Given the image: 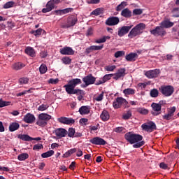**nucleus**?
I'll list each match as a JSON object with an SVG mask.
<instances>
[{"instance_id":"obj_1","label":"nucleus","mask_w":179,"mask_h":179,"mask_svg":"<svg viewBox=\"0 0 179 179\" xmlns=\"http://www.w3.org/2000/svg\"><path fill=\"white\" fill-rule=\"evenodd\" d=\"M78 85H82V80L80 78H73L69 80L66 85H64V88L68 94H76L82 98L86 93L83 90L75 89Z\"/></svg>"},{"instance_id":"obj_2","label":"nucleus","mask_w":179,"mask_h":179,"mask_svg":"<svg viewBox=\"0 0 179 179\" xmlns=\"http://www.w3.org/2000/svg\"><path fill=\"white\" fill-rule=\"evenodd\" d=\"M124 139L129 142L130 145H133L134 149H138L145 145V141H142L143 136L141 134H136L132 131H129L124 134Z\"/></svg>"},{"instance_id":"obj_3","label":"nucleus","mask_w":179,"mask_h":179,"mask_svg":"<svg viewBox=\"0 0 179 179\" xmlns=\"http://www.w3.org/2000/svg\"><path fill=\"white\" fill-rule=\"evenodd\" d=\"M173 26L174 23H162V26L157 27L155 29L150 30V33L156 37H159V36L163 37L166 34L164 29H170V27H173Z\"/></svg>"},{"instance_id":"obj_4","label":"nucleus","mask_w":179,"mask_h":179,"mask_svg":"<svg viewBox=\"0 0 179 179\" xmlns=\"http://www.w3.org/2000/svg\"><path fill=\"white\" fill-rule=\"evenodd\" d=\"M145 29H146V25L143 23H139L129 31L128 34L129 38H134L136 36H141Z\"/></svg>"},{"instance_id":"obj_5","label":"nucleus","mask_w":179,"mask_h":179,"mask_svg":"<svg viewBox=\"0 0 179 179\" xmlns=\"http://www.w3.org/2000/svg\"><path fill=\"white\" fill-rule=\"evenodd\" d=\"M159 90L165 97H170L174 93V87L171 85H162L159 88Z\"/></svg>"},{"instance_id":"obj_6","label":"nucleus","mask_w":179,"mask_h":179,"mask_svg":"<svg viewBox=\"0 0 179 179\" xmlns=\"http://www.w3.org/2000/svg\"><path fill=\"white\" fill-rule=\"evenodd\" d=\"M83 82L85 83L83 87H87V86H90V85H94V82H96V78L93 76V75L89 74L83 78Z\"/></svg>"},{"instance_id":"obj_7","label":"nucleus","mask_w":179,"mask_h":179,"mask_svg":"<svg viewBox=\"0 0 179 179\" xmlns=\"http://www.w3.org/2000/svg\"><path fill=\"white\" fill-rule=\"evenodd\" d=\"M122 104H124V106H127L128 104V101L127 99L122 98V97H117L113 103V106L114 108H121L122 106Z\"/></svg>"},{"instance_id":"obj_8","label":"nucleus","mask_w":179,"mask_h":179,"mask_svg":"<svg viewBox=\"0 0 179 179\" xmlns=\"http://www.w3.org/2000/svg\"><path fill=\"white\" fill-rule=\"evenodd\" d=\"M141 128L143 131H145L146 132H153V131L156 129L157 127L154 122L150 121L148 123V124H146V123L143 124L141 125Z\"/></svg>"},{"instance_id":"obj_9","label":"nucleus","mask_w":179,"mask_h":179,"mask_svg":"<svg viewBox=\"0 0 179 179\" xmlns=\"http://www.w3.org/2000/svg\"><path fill=\"white\" fill-rule=\"evenodd\" d=\"M53 134H55L58 139H61L62 138H65V136L68 135V131L64 128H57L53 131Z\"/></svg>"},{"instance_id":"obj_10","label":"nucleus","mask_w":179,"mask_h":179,"mask_svg":"<svg viewBox=\"0 0 179 179\" xmlns=\"http://www.w3.org/2000/svg\"><path fill=\"white\" fill-rule=\"evenodd\" d=\"M131 29H132V25L123 26L119 28L117 31V36H119V37H124L125 34H128V33H129V30H131Z\"/></svg>"},{"instance_id":"obj_11","label":"nucleus","mask_w":179,"mask_h":179,"mask_svg":"<svg viewBox=\"0 0 179 179\" xmlns=\"http://www.w3.org/2000/svg\"><path fill=\"white\" fill-rule=\"evenodd\" d=\"M151 107L152 108V110L151 111L152 115L157 116L162 114V106H160L159 103H152Z\"/></svg>"},{"instance_id":"obj_12","label":"nucleus","mask_w":179,"mask_h":179,"mask_svg":"<svg viewBox=\"0 0 179 179\" xmlns=\"http://www.w3.org/2000/svg\"><path fill=\"white\" fill-rule=\"evenodd\" d=\"M176 106H173L171 108L169 109L168 113L162 115V118L166 121H170L171 120H173V117H174V113H176Z\"/></svg>"},{"instance_id":"obj_13","label":"nucleus","mask_w":179,"mask_h":179,"mask_svg":"<svg viewBox=\"0 0 179 179\" xmlns=\"http://www.w3.org/2000/svg\"><path fill=\"white\" fill-rule=\"evenodd\" d=\"M90 143L92 145H107V141L100 137H94L93 138L90 140Z\"/></svg>"},{"instance_id":"obj_14","label":"nucleus","mask_w":179,"mask_h":179,"mask_svg":"<svg viewBox=\"0 0 179 179\" xmlns=\"http://www.w3.org/2000/svg\"><path fill=\"white\" fill-rule=\"evenodd\" d=\"M159 73L160 70L159 69L150 70L145 72V76L148 77V79H153L155 78H157Z\"/></svg>"},{"instance_id":"obj_15","label":"nucleus","mask_w":179,"mask_h":179,"mask_svg":"<svg viewBox=\"0 0 179 179\" xmlns=\"http://www.w3.org/2000/svg\"><path fill=\"white\" fill-rule=\"evenodd\" d=\"M59 52L62 55H73V54H75V51L73 50V49L68 46L60 49Z\"/></svg>"},{"instance_id":"obj_16","label":"nucleus","mask_w":179,"mask_h":179,"mask_svg":"<svg viewBox=\"0 0 179 179\" xmlns=\"http://www.w3.org/2000/svg\"><path fill=\"white\" fill-rule=\"evenodd\" d=\"M57 121H59L60 124H64L66 125H71V124H75V120L65 117H61L58 118Z\"/></svg>"},{"instance_id":"obj_17","label":"nucleus","mask_w":179,"mask_h":179,"mask_svg":"<svg viewBox=\"0 0 179 179\" xmlns=\"http://www.w3.org/2000/svg\"><path fill=\"white\" fill-rule=\"evenodd\" d=\"M112 77L114 78V74H106L103 78H101L99 81H96L95 83L96 86L106 83V82H107V80H110Z\"/></svg>"},{"instance_id":"obj_18","label":"nucleus","mask_w":179,"mask_h":179,"mask_svg":"<svg viewBox=\"0 0 179 179\" xmlns=\"http://www.w3.org/2000/svg\"><path fill=\"white\" fill-rule=\"evenodd\" d=\"M125 69H119L117 72L113 74V78L115 79V80H118V79L124 78V76H125Z\"/></svg>"},{"instance_id":"obj_19","label":"nucleus","mask_w":179,"mask_h":179,"mask_svg":"<svg viewBox=\"0 0 179 179\" xmlns=\"http://www.w3.org/2000/svg\"><path fill=\"white\" fill-rule=\"evenodd\" d=\"M103 45H92L86 48L85 54L88 55L90 52H93V51H100V50H103Z\"/></svg>"},{"instance_id":"obj_20","label":"nucleus","mask_w":179,"mask_h":179,"mask_svg":"<svg viewBox=\"0 0 179 179\" xmlns=\"http://www.w3.org/2000/svg\"><path fill=\"white\" fill-rule=\"evenodd\" d=\"M35 120L36 117H34V115H31V113H27L24 117V122H27V124H33Z\"/></svg>"},{"instance_id":"obj_21","label":"nucleus","mask_w":179,"mask_h":179,"mask_svg":"<svg viewBox=\"0 0 179 179\" xmlns=\"http://www.w3.org/2000/svg\"><path fill=\"white\" fill-rule=\"evenodd\" d=\"M79 113L81 115H87L90 113V106H83L79 108Z\"/></svg>"},{"instance_id":"obj_22","label":"nucleus","mask_w":179,"mask_h":179,"mask_svg":"<svg viewBox=\"0 0 179 179\" xmlns=\"http://www.w3.org/2000/svg\"><path fill=\"white\" fill-rule=\"evenodd\" d=\"M24 52L25 54H27V55H29L32 58H34V57H36V50H34V48H33L32 47H27L25 48Z\"/></svg>"},{"instance_id":"obj_23","label":"nucleus","mask_w":179,"mask_h":179,"mask_svg":"<svg viewBox=\"0 0 179 179\" xmlns=\"http://www.w3.org/2000/svg\"><path fill=\"white\" fill-rule=\"evenodd\" d=\"M125 58L129 62H134L136 61V58H138V54L131 52L129 55H126Z\"/></svg>"},{"instance_id":"obj_24","label":"nucleus","mask_w":179,"mask_h":179,"mask_svg":"<svg viewBox=\"0 0 179 179\" xmlns=\"http://www.w3.org/2000/svg\"><path fill=\"white\" fill-rule=\"evenodd\" d=\"M100 117L102 121H108L110 120V113L106 110H103Z\"/></svg>"},{"instance_id":"obj_25","label":"nucleus","mask_w":179,"mask_h":179,"mask_svg":"<svg viewBox=\"0 0 179 179\" xmlns=\"http://www.w3.org/2000/svg\"><path fill=\"white\" fill-rule=\"evenodd\" d=\"M39 120H42L45 121V122H47L48 121H50L51 120V115L47 114V113H41L38 115Z\"/></svg>"},{"instance_id":"obj_26","label":"nucleus","mask_w":179,"mask_h":179,"mask_svg":"<svg viewBox=\"0 0 179 179\" xmlns=\"http://www.w3.org/2000/svg\"><path fill=\"white\" fill-rule=\"evenodd\" d=\"M20 127V125L19 124V123H17V122H13L11 124H10L9 131L10 132H15V131H17V129H19Z\"/></svg>"},{"instance_id":"obj_27","label":"nucleus","mask_w":179,"mask_h":179,"mask_svg":"<svg viewBox=\"0 0 179 179\" xmlns=\"http://www.w3.org/2000/svg\"><path fill=\"white\" fill-rule=\"evenodd\" d=\"M121 15L124 17H131L132 16V12L128 8H124L122 10Z\"/></svg>"},{"instance_id":"obj_28","label":"nucleus","mask_w":179,"mask_h":179,"mask_svg":"<svg viewBox=\"0 0 179 179\" xmlns=\"http://www.w3.org/2000/svg\"><path fill=\"white\" fill-rule=\"evenodd\" d=\"M104 12V9L101 8H98L95 10H94L91 15H94V16H99L100 15H103V13Z\"/></svg>"},{"instance_id":"obj_29","label":"nucleus","mask_w":179,"mask_h":179,"mask_svg":"<svg viewBox=\"0 0 179 179\" xmlns=\"http://www.w3.org/2000/svg\"><path fill=\"white\" fill-rule=\"evenodd\" d=\"M123 93L125 96L134 95L135 94V90L132 88H127L123 90Z\"/></svg>"},{"instance_id":"obj_30","label":"nucleus","mask_w":179,"mask_h":179,"mask_svg":"<svg viewBox=\"0 0 179 179\" xmlns=\"http://www.w3.org/2000/svg\"><path fill=\"white\" fill-rule=\"evenodd\" d=\"M106 23H120V18L118 17H110Z\"/></svg>"},{"instance_id":"obj_31","label":"nucleus","mask_w":179,"mask_h":179,"mask_svg":"<svg viewBox=\"0 0 179 179\" xmlns=\"http://www.w3.org/2000/svg\"><path fill=\"white\" fill-rule=\"evenodd\" d=\"M54 153V150H51L46 152L42 153L41 157H43V159H47L48 157H51V156H53Z\"/></svg>"},{"instance_id":"obj_32","label":"nucleus","mask_w":179,"mask_h":179,"mask_svg":"<svg viewBox=\"0 0 179 179\" xmlns=\"http://www.w3.org/2000/svg\"><path fill=\"white\" fill-rule=\"evenodd\" d=\"M45 33V31L43 30V29H38L37 30H34L31 31V34H34L35 37H38V36H41V34L43 33Z\"/></svg>"},{"instance_id":"obj_33","label":"nucleus","mask_w":179,"mask_h":179,"mask_svg":"<svg viewBox=\"0 0 179 179\" xmlns=\"http://www.w3.org/2000/svg\"><path fill=\"white\" fill-rule=\"evenodd\" d=\"M61 2H62V0H50L48 3L54 9V8H55V5H58V3H61Z\"/></svg>"},{"instance_id":"obj_34","label":"nucleus","mask_w":179,"mask_h":179,"mask_svg":"<svg viewBox=\"0 0 179 179\" xmlns=\"http://www.w3.org/2000/svg\"><path fill=\"white\" fill-rule=\"evenodd\" d=\"M150 95L151 97L156 98L159 96V90L157 89L154 88L150 90Z\"/></svg>"},{"instance_id":"obj_35","label":"nucleus","mask_w":179,"mask_h":179,"mask_svg":"<svg viewBox=\"0 0 179 179\" xmlns=\"http://www.w3.org/2000/svg\"><path fill=\"white\" fill-rule=\"evenodd\" d=\"M128 6V3L127 1H122L120 4H119L117 8H116V10H117V12H120V10H121L122 9H124V8H125V6Z\"/></svg>"},{"instance_id":"obj_36","label":"nucleus","mask_w":179,"mask_h":179,"mask_svg":"<svg viewBox=\"0 0 179 179\" xmlns=\"http://www.w3.org/2000/svg\"><path fill=\"white\" fill-rule=\"evenodd\" d=\"M137 111L139 113V114H142L143 115H147V114H149V110L145 108H138Z\"/></svg>"},{"instance_id":"obj_37","label":"nucleus","mask_w":179,"mask_h":179,"mask_svg":"<svg viewBox=\"0 0 179 179\" xmlns=\"http://www.w3.org/2000/svg\"><path fill=\"white\" fill-rule=\"evenodd\" d=\"M8 106H10V101H6L0 99V108L8 107Z\"/></svg>"},{"instance_id":"obj_38","label":"nucleus","mask_w":179,"mask_h":179,"mask_svg":"<svg viewBox=\"0 0 179 179\" xmlns=\"http://www.w3.org/2000/svg\"><path fill=\"white\" fill-rule=\"evenodd\" d=\"M47 65L42 64L39 67V71L41 75H44L47 72Z\"/></svg>"},{"instance_id":"obj_39","label":"nucleus","mask_w":179,"mask_h":179,"mask_svg":"<svg viewBox=\"0 0 179 179\" xmlns=\"http://www.w3.org/2000/svg\"><path fill=\"white\" fill-rule=\"evenodd\" d=\"M54 9L48 3L46 4V7L42 10L43 13H47L51 12Z\"/></svg>"},{"instance_id":"obj_40","label":"nucleus","mask_w":179,"mask_h":179,"mask_svg":"<svg viewBox=\"0 0 179 179\" xmlns=\"http://www.w3.org/2000/svg\"><path fill=\"white\" fill-rule=\"evenodd\" d=\"M15 6V3L13 1H8L6 3L3 8V9H9V8H13Z\"/></svg>"},{"instance_id":"obj_41","label":"nucleus","mask_w":179,"mask_h":179,"mask_svg":"<svg viewBox=\"0 0 179 179\" xmlns=\"http://www.w3.org/2000/svg\"><path fill=\"white\" fill-rule=\"evenodd\" d=\"M132 117V112L131 110H128L126 113L123 114L122 118L123 120H129Z\"/></svg>"},{"instance_id":"obj_42","label":"nucleus","mask_w":179,"mask_h":179,"mask_svg":"<svg viewBox=\"0 0 179 179\" xmlns=\"http://www.w3.org/2000/svg\"><path fill=\"white\" fill-rule=\"evenodd\" d=\"M63 64L65 65H70L71 62H72V59L69 57H64L62 59Z\"/></svg>"},{"instance_id":"obj_43","label":"nucleus","mask_w":179,"mask_h":179,"mask_svg":"<svg viewBox=\"0 0 179 179\" xmlns=\"http://www.w3.org/2000/svg\"><path fill=\"white\" fill-rule=\"evenodd\" d=\"M22 66V63L17 62V63L13 64L12 69H14L15 71H19V70H20Z\"/></svg>"},{"instance_id":"obj_44","label":"nucleus","mask_w":179,"mask_h":179,"mask_svg":"<svg viewBox=\"0 0 179 179\" xmlns=\"http://www.w3.org/2000/svg\"><path fill=\"white\" fill-rule=\"evenodd\" d=\"M78 17L76 15H71L68 18V23H76Z\"/></svg>"},{"instance_id":"obj_45","label":"nucleus","mask_w":179,"mask_h":179,"mask_svg":"<svg viewBox=\"0 0 179 179\" xmlns=\"http://www.w3.org/2000/svg\"><path fill=\"white\" fill-rule=\"evenodd\" d=\"M143 13V9L136 8L133 10V15L137 16L138 15H142Z\"/></svg>"},{"instance_id":"obj_46","label":"nucleus","mask_w":179,"mask_h":179,"mask_svg":"<svg viewBox=\"0 0 179 179\" xmlns=\"http://www.w3.org/2000/svg\"><path fill=\"white\" fill-rule=\"evenodd\" d=\"M36 125H38L39 127H45V125H47V122L38 118L36 122Z\"/></svg>"},{"instance_id":"obj_47","label":"nucleus","mask_w":179,"mask_h":179,"mask_svg":"<svg viewBox=\"0 0 179 179\" xmlns=\"http://www.w3.org/2000/svg\"><path fill=\"white\" fill-rule=\"evenodd\" d=\"M115 132H117V134H125V128L122 127H116L115 129Z\"/></svg>"},{"instance_id":"obj_48","label":"nucleus","mask_w":179,"mask_h":179,"mask_svg":"<svg viewBox=\"0 0 179 179\" xmlns=\"http://www.w3.org/2000/svg\"><path fill=\"white\" fill-rule=\"evenodd\" d=\"M110 38V36H103L101 38H99L95 41V43H97V44H100L101 43H106L107 41V39Z\"/></svg>"},{"instance_id":"obj_49","label":"nucleus","mask_w":179,"mask_h":179,"mask_svg":"<svg viewBox=\"0 0 179 179\" xmlns=\"http://www.w3.org/2000/svg\"><path fill=\"white\" fill-rule=\"evenodd\" d=\"M173 17H179V8H174L172 10Z\"/></svg>"},{"instance_id":"obj_50","label":"nucleus","mask_w":179,"mask_h":179,"mask_svg":"<svg viewBox=\"0 0 179 179\" xmlns=\"http://www.w3.org/2000/svg\"><path fill=\"white\" fill-rule=\"evenodd\" d=\"M41 149H44V146L41 143L34 145L33 147V150H41Z\"/></svg>"},{"instance_id":"obj_51","label":"nucleus","mask_w":179,"mask_h":179,"mask_svg":"<svg viewBox=\"0 0 179 179\" xmlns=\"http://www.w3.org/2000/svg\"><path fill=\"white\" fill-rule=\"evenodd\" d=\"M60 26L62 29H69V27H72L75 26V23L74 24L62 23Z\"/></svg>"},{"instance_id":"obj_52","label":"nucleus","mask_w":179,"mask_h":179,"mask_svg":"<svg viewBox=\"0 0 179 179\" xmlns=\"http://www.w3.org/2000/svg\"><path fill=\"white\" fill-rule=\"evenodd\" d=\"M69 138H73L75 136V129L69 128L68 133Z\"/></svg>"},{"instance_id":"obj_53","label":"nucleus","mask_w":179,"mask_h":179,"mask_svg":"<svg viewBox=\"0 0 179 179\" xmlns=\"http://www.w3.org/2000/svg\"><path fill=\"white\" fill-rule=\"evenodd\" d=\"M62 12L64 15H66L68 13H71V12H73V8H67L62 10Z\"/></svg>"},{"instance_id":"obj_54","label":"nucleus","mask_w":179,"mask_h":179,"mask_svg":"<svg viewBox=\"0 0 179 179\" xmlns=\"http://www.w3.org/2000/svg\"><path fill=\"white\" fill-rule=\"evenodd\" d=\"M23 141H24L25 142H31V141H33V137H31L27 134H24Z\"/></svg>"},{"instance_id":"obj_55","label":"nucleus","mask_w":179,"mask_h":179,"mask_svg":"<svg viewBox=\"0 0 179 179\" xmlns=\"http://www.w3.org/2000/svg\"><path fill=\"white\" fill-rule=\"evenodd\" d=\"M48 108V105L42 104L38 106V111H45Z\"/></svg>"},{"instance_id":"obj_56","label":"nucleus","mask_w":179,"mask_h":179,"mask_svg":"<svg viewBox=\"0 0 179 179\" xmlns=\"http://www.w3.org/2000/svg\"><path fill=\"white\" fill-rule=\"evenodd\" d=\"M89 121V120L87 118H81L80 119V124L81 125H83L85 127V125H87V122Z\"/></svg>"},{"instance_id":"obj_57","label":"nucleus","mask_w":179,"mask_h":179,"mask_svg":"<svg viewBox=\"0 0 179 179\" xmlns=\"http://www.w3.org/2000/svg\"><path fill=\"white\" fill-rule=\"evenodd\" d=\"M122 55H125V52L124 51H117L115 53V58H120V57H122Z\"/></svg>"},{"instance_id":"obj_58","label":"nucleus","mask_w":179,"mask_h":179,"mask_svg":"<svg viewBox=\"0 0 179 179\" xmlns=\"http://www.w3.org/2000/svg\"><path fill=\"white\" fill-rule=\"evenodd\" d=\"M115 68H117V66H115V65L107 66L105 67V70L108 71V72H113V71H114V69H115Z\"/></svg>"},{"instance_id":"obj_59","label":"nucleus","mask_w":179,"mask_h":179,"mask_svg":"<svg viewBox=\"0 0 179 179\" xmlns=\"http://www.w3.org/2000/svg\"><path fill=\"white\" fill-rule=\"evenodd\" d=\"M104 97V92L101 93L99 95L95 97L96 101H101Z\"/></svg>"},{"instance_id":"obj_60","label":"nucleus","mask_w":179,"mask_h":179,"mask_svg":"<svg viewBox=\"0 0 179 179\" xmlns=\"http://www.w3.org/2000/svg\"><path fill=\"white\" fill-rule=\"evenodd\" d=\"M159 167H160V169H162V170H167V169H169V165H167L164 162H161L159 164Z\"/></svg>"},{"instance_id":"obj_61","label":"nucleus","mask_w":179,"mask_h":179,"mask_svg":"<svg viewBox=\"0 0 179 179\" xmlns=\"http://www.w3.org/2000/svg\"><path fill=\"white\" fill-rule=\"evenodd\" d=\"M59 82V80L58 78L54 79V78H50L48 80V83H51L52 85H57Z\"/></svg>"},{"instance_id":"obj_62","label":"nucleus","mask_w":179,"mask_h":179,"mask_svg":"<svg viewBox=\"0 0 179 179\" xmlns=\"http://www.w3.org/2000/svg\"><path fill=\"white\" fill-rule=\"evenodd\" d=\"M87 3L96 5L97 3H100V0H90L87 1Z\"/></svg>"},{"instance_id":"obj_63","label":"nucleus","mask_w":179,"mask_h":179,"mask_svg":"<svg viewBox=\"0 0 179 179\" xmlns=\"http://www.w3.org/2000/svg\"><path fill=\"white\" fill-rule=\"evenodd\" d=\"M76 152L77 157H81V156H83V152L82 151V150L78 148Z\"/></svg>"},{"instance_id":"obj_64","label":"nucleus","mask_w":179,"mask_h":179,"mask_svg":"<svg viewBox=\"0 0 179 179\" xmlns=\"http://www.w3.org/2000/svg\"><path fill=\"white\" fill-rule=\"evenodd\" d=\"M92 34H93V28H89L87 31L86 36H92Z\"/></svg>"}]
</instances>
